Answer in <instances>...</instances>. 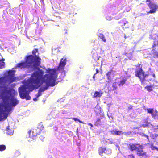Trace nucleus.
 <instances>
[{
    "label": "nucleus",
    "mask_w": 158,
    "mask_h": 158,
    "mask_svg": "<svg viewBox=\"0 0 158 158\" xmlns=\"http://www.w3.org/2000/svg\"><path fill=\"white\" fill-rule=\"evenodd\" d=\"M52 69H48V73L44 75V72L42 69H39L31 74L30 79L29 85L27 86L26 85H23L19 88V92L20 98L22 99L30 100L29 96L30 91H32L35 89H37L44 83H46L47 85L40 88L39 90L41 92L46 90L49 86H54L56 84L57 76L54 73H50Z\"/></svg>",
    "instance_id": "1"
},
{
    "label": "nucleus",
    "mask_w": 158,
    "mask_h": 158,
    "mask_svg": "<svg viewBox=\"0 0 158 158\" xmlns=\"http://www.w3.org/2000/svg\"><path fill=\"white\" fill-rule=\"evenodd\" d=\"M7 81L5 77L0 78V98L2 99L5 102L9 100V95L10 92V91L8 89L7 87L5 86L7 82Z\"/></svg>",
    "instance_id": "2"
},
{
    "label": "nucleus",
    "mask_w": 158,
    "mask_h": 158,
    "mask_svg": "<svg viewBox=\"0 0 158 158\" xmlns=\"http://www.w3.org/2000/svg\"><path fill=\"white\" fill-rule=\"evenodd\" d=\"M38 52V49H35L32 51V55L27 56V60L29 61V63H32L33 64V67L35 69H39V67L41 64V59L39 57L38 55H36V53Z\"/></svg>",
    "instance_id": "3"
},
{
    "label": "nucleus",
    "mask_w": 158,
    "mask_h": 158,
    "mask_svg": "<svg viewBox=\"0 0 158 158\" xmlns=\"http://www.w3.org/2000/svg\"><path fill=\"white\" fill-rule=\"evenodd\" d=\"M129 148L131 151H136V154L138 156H145L146 157L148 156L147 152H144L143 150L145 148L142 144L138 143L131 144H129Z\"/></svg>",
    "instance_id": "4"
},
{
    "label": "nucleus",
    "mask_w": 158,
    "mask_h": 158,
    "mask_svg": "<svg viewBox=\"0 0 158 158\" xmlns=\"http://www.w3.org/2000/svg\"><path fill=\"white\" fill-rule=\"evenodd\" d=\"M136 67H139V69L135 70V76L138 77L141 83L143 84L144 82L145 81V78L148 76L145 74V72L142 69V65L139 64L136 66Z\"/></svg>",
    "instance_id": "5"
},
{
    "label": "nucleus",
    "mask_w": 158,
    "mask_h": 158,
    "mask_svg": "<svg viewBox=\"0 0 158 158\" xmlns=\"http://www.w3.org/2000/svg\"><path fill=\"white\" fill-rule=\"evenodd\" d=\"M146 2H148L147 4L150 10L147 12V14H154L158 10V5L156 3L152 2L151 0H146Z\"/></svg>",
    "instance_id": "6"
},
{
    "label": "nucleus",
    "mask_w": 158,
    "mask_h": 158,
    "mask_svg": "<svg viewBox=\"0 0 158 158\" xmlns=\"http://www.w3.org/2000/svg\"><path fill=\"white\" fill-rule=\"evenodd\" d=\"M27 58L26 56L25 58V62H23L17 64L16 67L19 68L21 69L27 68H33L35 69L33 67V64L31 63H29V61L27 60Z\"/></svg>",
    "instance_id": "7"
},
{
    "label": "nucleus",
    "mask_w": 158,
    "mask_h": 158,
    "mask_svg": "<svg viewBox=\"0 0 158 158\" xmlns=\"http://www.w3.org/2000/svg\"><path fill=\"white\" fill-rule=\"evenodd\" d=\"M28 133L30 137H31L33 139H35L37 136L39 135L41 132L40 129L37 127L32 129V131H29Z\"/></svg>",
    "instance_id": "8"
},
{
    "label": "nucleus",
    "mask_w": 158,
    "mask_h": 158,
    "mask_svg": "<svg viewBox=\"0 0 158 158\" xmlns=\"http://www.w3.org/2000/svg\"><path fill=\"white\" fill-rule=\"evenodd\" d=\"M66 62L67 60L66 58L64 59L63 58H62L60 60L59 66L58 67V70L63 71L64 69L65 66L66 64Z\"/></svg>",
    "instance_id": "9"
},
{
    "label": "nucleus",
    "mask_w": 158,
    "mask_h": 158,
    "mask_svg": "<svg viewBox=\"0 0 158 158\" xmlns=\"http://www.w3.org/2000/svg\"><path fill=\"white\" fill-rule=\"evenodd\" d=\"M147 112L151 114L152 117L156 120L158 119V112L156 110H154L153 109L149 108L147 110Z\"/></svg>",
    "instance_id": "10"
},
{
    "label": "nucleus",
    "mask_w": 158,
    "mask_h": 158,
    "mask_svg": "<svg viewBox=\"0 0 158 158\" xmlns=\"http://www.w3.org/2000/svg\"><path fill=\"white\" fill-rule=\"evenodd\" d=\"M118 23L123 29L128 28L130 27V24L126 19L121 20Z\"/></svg>",
    "instance_id": "11"
},
{
    "label": "nucleus",
    "mask_w": 158,
    "mask_h": 158,
    "mask_svg": "<svg viewBox=\"0 0 158 158\" xmlns=\"http://www.w3.org/2000/svg\"><path fill=\"white\" fill-rule=\"evenodd\" d=\"M14 75L15 74L14 71L12 70H9V71L7 77L8 80H9L10 83H11L15 81V78L14 77Z\"/></svg>",
    "instance_id": "12"
},
{
    "label": "nucleus",
    "mask_w": 158,
    "mask_h": 158,
    "mask_svg": "<svg viewBox=\"0 0 158 158\" xmlns=\"http://www.w3.org/2000/svg\"><path fill=\"white\" fill-rule=\"evenodd\" d=\"M99 51V49H97V50L95 49H94L91 52L92 58L94 60V61L96 62L99 59L100 57V56L98 54Z\"/></svg>",
    "instance_id": "13"
},
{
    "label": "nucleus",
    "mask_w": 158,
    "mask_h": 158,
    "mask_svg": "<svg viewBox=\"0 0 158 158\" xmlns=\"http://www.w3.org/2000/svg\"><path fill=\"white\" fill-rule=\"evenodd\" d=\"M108 83L107 86V89L109 91H115L116 90L118 89V86L116 82L113 83L112 86L110 84V81H108Z\"/></svg>",
    "instance_id": "14"
},
{
    "label": "nucleus",
    "mask_w": 158,
    "mask_h": 158,
    "mask_svg": "<svg viewBox=\"0 0 158 158\" xmlns=\"http://www.w3.org/2000/svg\"><path fill=\"white\" fill-rule=\"evenodd\" d=\"M106 75L108 80L110 81H111L114 77V71L112 69L110 70L106 73Z\"/></svg>",
    "instance_id": "15"
},
{
    "label": "nucleus",
    "mask_w": 158,
    "mask_h": 158,
    "mask_svg": "<svg viewBox=\"0 0 158 158\" xmlns=\"http://www.w3.org/2000/svg\"><path fill=\"white\" fill-rule=\"evenodd\" d=\"M105 118V117L104 114L101 115L98 118L95 122L94 124V125L97 127H98L101 125L103 122L102 119Z\"/></svg>",
    "instance_id": "16"
},
{
    "label": "nucleus",
    "mask_w": 158,
    "mask_h": 158,
    "mask_svg": "<svg viewBox=\"0 0 158 158\" xmlns=\"http://www.w3.org/2000/svg\"><path fill=\"white\" fill-rule=\"evenodd\" d=\"M110 131L113 135H119L123 134V132L121 131H116L114 130H112Z\"/></svg>",
    "instance_id": "17"
},
{
    "label": "nucleus",
    "mask_w": 158,
    "mask_h": 158,
    "mask_svg": "<svg viewBox=\"0 0 158 158\" xmlns=\"http://www.w3.org/2000/svg\"><path fill=\"white\" fill-rule=\"evenodd\" d=\"M11 105L15 107L16 105L19 103V101L17 100L16 99L12 98L10 100Z\"/></svg>",
    "instance_id": "18"
},
{
    "label": "nucleus",
    "mask_w": 158,
    "mask_h": 158,
    "mask_svg": "<svg viewBox=\"0 0 158 158\" xmlns=\"http://www.w3.org/2000/svg\"><path fill=\"white\" fill-rule=\"evenodd\" d=\"M158 86V85H148L146 86L145 88L147 90L148 92H151L153 91V89L154 88V87Z\"/></svg>",
    "instance_id": "19"
},
{
    "label": "nucleus",
    "mask_w": 158,
    "mask_h": 158,
    "mask_svg": "<svg viewBox=\"0 0 158 158\" xmlns=\"http://www.w3.org/2000/svg\"><path fill=\"white\" fill-rule=\"evenodd\" d=\"M103 94L102 91L98 92L96 91L94 92V94L93 96V98L100 97L102 96Z\"/></svg>",
    "instance_id": "20"
},
{
    "label": "nucleus",
    "mask_w": 158,
    "mask_h": 158,
    "mask_svg": "<svg viewBox=\"0 0 158 158\" xmlns=\"http://www.w3.org/2000/svg\"><path fill=\"white\" fill-rule=\"evenodd\" d=\"M106 150V149L105 148H103L102 147H99L98 150L99 154L102 156L103 153H105V152Z\"/></svg>",
    "instance_id": "21"
},
{
    "label": "nucleus",
    "mask_w": 158,
    "mask_h": 158,
    "mask_svg": "<svg viewBox=\"0 0 158 158\" xmlns=\"http://www.w3.org/2000/svg\"><path fill=\"white\" fill-rule=\"evenodd\" d=\"M5 60V59L2 58L0 59V69H4L5 68V62L3 61Z\"/></svg>",
    "instance_id": "22"
},
{
    "label": "nucleus",
    "mask_w": 158,
    "mask_h": 158,
    "mask_svg": "<svg viewBox=\"0 0 158 158\" xmlns=\"http://www.w3.org/2000/svg\"><path fill=\"white\" fill-rule=\"evenodd\" d=\"M152 124H151L150 122H148L146 120H145L144 122L143 123V124L141 125V127L143 128L147 127H150Z\"/></svg>",
    "instance_id": "23"
},
{
    "label": "nucleus",
    "mask_w": 158,
    "mask_h": 158,
    "mask_svg": "<svg viewBox=\"0 0 158 158\" xmlns=\"http://www.w3.org/2000/svg\"><path fill=\"white\" fill-rule=\"evenodd\" d=\"M153 57L155 58H158V51L155 50L154 49L152 50Z\"/></svg>",
    "instance_id": "24"
},
{
    "label": "nucleus",
    "mask_w": 158,
    "mask_h": 158,
    "mask_svg": "<svg viewBox=\"0 0 158 158\" xmlns=\"http://www.w3.org/2000/svg\"><path fill=\"white\" fill-rule=\"evenodd\" d=\"M98 35V37L100 39H101L104 42H106V40L105 37L103 34L100 33Z\"/></svg>",
    "instance_id": "25"
},
{
    "label": "nucleus",
    "mask_w": 158,
    "mask_h": 158,
    "mask_svg": "<svg viewBox=\"0 0 158 158\" xmlns=\"http://www.w3.org/2000/svg\"><path fill=\"white\" fill-rule=\"evenodd\" d=\"M127 80V78L123 79L122 80H120V82L118 84V85L119 86H122L123 85L126 83V82Z\"/></svg>",
    "instance_id": "26"
},
{
    "label": "nucleus",
    "mask_w": 158,
    "mask_h": 158,
    "mask_svg": "<svg viewBox=\"0 0 158 158\" xmlns=\"http://www.w3.org/2000/svg\"><path fill=\"white\" fill-rule=\"evenodd\" d=\"M5 110L6 112H9L10 110V107L9 104H7L5 105L4 107Z\"/></svg>",
    "instance_id": "27"
},
{
    "label": "nucleus",
    "mask_w": 158,
    "mask_h": 158,
    "mask_svg": "<svg viewBox=\"0 0 158 158\" xmlns=\"http://www.w3.org/2000/svg\"><path fill=\"white\" fill-rule=\"evenodd\" d=\"M7 134L10 135H12L13 133V131L9 128H7Z\"/></svg>",
    "instance_id": "28"
},
{
    "label": "nucleus",
    "mask_w": 158,
    "mask_h": 158,
    "mask_svg": "<svg viewBox=\"0 0 158 158\" xmlns=\"http://www.w3.org/2000/svg\"><path fill=\"white\" fill-rule=\"evenodd\" d=\"M123 16L122 14L121 13H120L119 14H118L116 15L115 17V18L116 20H118L120 18H122Z\"/></svg>",
    "instance_id": "29"
},
{
    "label": "nucleus",
    "mask_w": 158,
    "mask_h": 158,
    "mask_svg": "<svg viewBox=\"0 0 158 158\" xmlns=\"http://www.w3.org/2000/svg\"><path fill=\"white\" fill-rule=\"evenodd\" d=\"M6 149V147L4 145H0V151H4Z\"/></svg>",
    "instance_id": "30"
},
{
    "label": "nucleus",
    "mask_w": 158,
    "mask_h": 158,
    "mask_svg": "<svg viewBox=\"0 0 158 158\" xmlns=\"http://www.w3.org/2000/svg\"><path fill=\"white\" fill-rule=\"evenodd\" d=\"M37 128H38L39 129H40V132H41V131H42L43 130H44V127L43 126V125H39V127H37Z\"/></svg>",
    "instance_id": "31"
},
{
    "label": "nucleus",
    "mask_w": 158,
    "mask_h": 158,
    "mask_svg": "<svg viewBox=\"0 0 158 158\" xmlns=\"http://www.w3.org/2000/svg\"><path fill=\"white\" fill-rule=\"evenodd\" d=\"M3 116H2L1 114H0V121H2L4 118H6L7 117V116L6 115L4 117H3Z\"/></svg>",
    "instance_id": "32"
},
{
    "label": "nucleus",
    "mask_w": 158,
    "mask_h": 158,
    "mask_svg": "<svg viewBox=\"0 0 158 158\" xmlns=\"http://www.w3.org/2000/svg\"><path fill=\"white\" fill-rule=\"evenodd\" d=\"M126 158H135L133 154L129 155H127Z\"/></svg>",
    "instance_id": "33"
},
{
    "label": "nucleus",
    "mask_w": 158,
    "mask_h": 158,
    "mask_svg": "<svg viewBox=\"0 0 158 158\" xmlns=\"http://www.w3.org/2000/svg\"><path fill=\"white\" fill-rule=\"evenodd\" d=\"M152 136L153 138V139H154L156 138L157 137H158V135L156 134H152Z\"/></svg>",
    "instance_id": "34"
},
{
    "label": "nucleus",
    "mask_w": 158,
    "mask_h": 158,
    "mask_svg": "<svg viewBox=\"0 0 158 158\" xmlns=\"http://www.w3.org/2000/svg\"><path fill=\"white\" fill-rule=\"evenodd\" d=\"M73 119L75 121H78L79 122L81 123H83L79 119H77V118H73Z\"/></svg>",
    "instance_id": "35"
},
{
    "label": "nucleus",
    "mask_w": 158,
    "mask_h": 158,
    "mask_svg": "<svg viewBox=\"0 0 158 158\" xmlns=\"http://www.w3.org/2000/svg\"><path fill=\"white\" fill-rule=\"evenodd\" d=\"M41 92L39 90L38 92L37 95V98H38L39 96H41Z\"/></svg>",
    "instance_id": "36"
},
{
    "label": "nucleus",
    "mask_w": 158,
    "mask_h": 158,
    "mask_svg": "<svg viewBox=\"0 0 158 158\" xmlns=\"http://www.w3.org/2000/svg\"><path fill=\"white\" fill-rule=\"evenodd\" d=\"M143 136H144L145 137H146L147 139L148 140H149V136L147 135H145V134H143L142 135Z\"/></svg>",
    "instance_id": "37"
},
{
    "label": "nucleus",
    "mask_w": 158,
    "mask_h": 158,
    "mask_svg": "<svg viewBox=\"0 0 158 158\" xmlns=\"http://www.w3.org/2000/svg\"><path fill=\"white\" fill-rule=\"evenodd\" d=\"M133 107V106H130L129 107H128V110H129L132 109V108Z\"/></svg>",
    "instance_id": "38"
},
{
    "label": "nucleus",
    "mask_w": 158,
    "mask_h": 158,
    "mask_svg": "<svg viewBox=\"0 0 158 158\" xmlns=\"http://www.w3.org/2000/svg\"><path fill=\"white\" fill-rule=\"evenodd\" d=\"M44 136H41L40 137V139L42 141H43V140H44Z\"/></svg>",
    "instance_id": "39"
},
{
    "label": "nucleus",
    "mask_w": 158,
    "mask_h": 158,
    "mask_svg": "<svg viewBox=\"0 0 158 158\" xmlns=\"http://www.w3.org/2000/svg\"><path fill=\"white\" fill-rule=\"evenodd\" d=\"M107 151H108L109 152L108 154H110L111 153V150L110 149H107Z\"/></svg>",
    "instance_id": "40"
},
{
    "label": "nucleus",
    "mask_w": 158,
    "mask_h": 158,
    "mask_svg": "<svg viewBox=\"0 0 158 158\" xmlns=\"http://www.w3.org/2000/svg\"><path fill=\"white\" fill-rule=\"evenodd\" d=\"M106 19L108 20H110L111 19V17H110L109 16H107L106 17Z\"/></svg>",
    "instance_id": "41"
},
{
    "label": "nucleus",
    "mask_w": 158,
    "mask_h": 158,
    "mask_svg": "<svg viewBox=\"0 0 158 158\" xmlns=\"http://www.w3.org/2000/svg\"><path fill=\"white\" fill-rule=\"evenodd\" d=\"M88 125H90L91 126V127H90L91 128L93 127V125L92 124H91V123H88Z\"/></svg>",
    "instance_id": "42"
},
{
    "label": "nucleus",
    "mask_w": 158,
    "mask_h": 158,
    "mask_svg": "<svg viewBox=\"0 0 158 158\" xmlns=\"http://www.w3.org/2000/svg\"><path fill=\"white\" fill-rule=\"evenodd\" d=\"M95 63H97V64H94V67H95V66H98V64H99L98 62H96V61H95Z\"/></svg>",
    "instance_id": "43"
},
{
    "label": "nucleus",
    "mask_w": 158,
    "mask_h": 158,
    "mask_svg": "<svg viewBox=\"0 0 158 158\" xmlns=\"http://www.w3.org/2000/svg\"><path fill=\"white\" fill-rule=\"evenodd\" d=\"M96 73H95L96 74L99 73V70L98 69H96Z\"/></svg>",
    "instance_id": "44"
},
{
    "label": "nucleus",
    "mask_w": 158,
    "mask_h": 158,
    "mask_svg": "<svg viewBox=\"0 0 158 158\" xmlns=\"http://www.w3.org/2000/svg\"><path fill=\"white\" fill-rule=\"evenodd\" d=\"M124 37L125 39H127V38L130 37V36H127L125 35H124Z\"/></svg>",
    "instance_id": "45"
},
{
    "label": "nucleus",
    "mask_w": 158,
    "mask_h": 158,
    "mask_svg": "<svg viewBox=\"0 0 158 158\" xmlns=\"http://www.w3.org/2000/svg\"><path fill=\"white\" fill-rule=\"evenodd\" d=\"M96 75L95 74H94L93 77V78L94 79V81L95 80V75Z\"/></svg>",
    "instance_id": "46"
},
{
    "label": "nucleus",
    "mask_w": 158,
    "mask_h": 158,
    "mask_svg": "<svg viewBox=\"0 0 158 158\" xmlns=\"http://www.w3.org/2000/svg\"><path fill=\"white\" fill-rule=\"evenodd\" d=\"M128 77V78H130V77H131V76L130 75H129V76H128V77Z\"/></svg>",
    "instance_id": "47"
},
{
    "label": "nucleus",
    "mask_w": 158,
    "mask_h": 158,
    "mask_svg": "<svg viewBox=\"0 0 158 158\" xmlns=\"http://www.w3.org/2000/svg\"><path fill=\"white\" fill-rule=\"evenodd\" d=\"M156 46V45H155V44H154V45H153V46H152V48H153V47H155V46Z\"/></svg>",
    "instance_id": "48"
},
{
    "label": "nucleus",
    "mask_w": 158,
    "mask_h": 158,
    "mask_svg": "<svg viewBox=\"0 0 158 158\" xmlns=\"http://www.w3.org/2000/svg\"><path fill=\"white\" fill-rule=\"evenodd\" d=\"M33 100L34 101H36V98L34 99Z\"/></svg>",
    "instance_id": "49"
},
{
    "label": "nucleus",
    "mask_w": 158,
    "mask_h": 158,
    "mask_svg": "<svg viewBox=\"0 0 158 158\" xmlns=\"http://www.w3.org/2000/svg\"><path fill=\"white\" fill-rule=\"evenodd\" d=\"M144 146H147V144H144Z\"/></svg>",
    "instance_id": "50"
},
{
    "label": "nucleus",
    "mask_w": 158,
    "mask_h": 158,
    "mask_svg": "<svg viewBox=\"0 0 158 158\" xmlns=\"http://www.w3.org/2000/svg\"><path fill=\"white\" fill-rule=\"evenodd\" d=\"M127 54V53H125V55H126Z\"/></svg>",
    "instance_id": "51"
}]
</instances>
